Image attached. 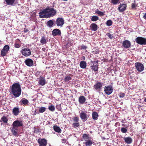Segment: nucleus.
I'll return each instance as SVG.
<instances>
[{
  "mask_svg": "<svg viewBox=\"0 0 146 146\" xmlns=\"http://www.w3.org/2000/svg\"><path fill=\"white\" fill-rule=\"evenodd\" d=\"M10 92L15 97L17 98L19 97L21 92V86L18 83L13 84L10 87Z\"/></svg>",
  "mask_w": 146,
  "mask_h": 146,
  "instance_id": "f257e3e1",
  "label": "nucleus"
},
{
  "mask_svg": "<svg viewBox=\"0 0 146 146\" xmlns=\"http://www.w3.org/2000/svg\"><path fill=\"white\" fill-rule=\"evenodd\" d=\"M23 125V122L21 120H17L13 122L12 125V128L11 129V132L13 135L15 136L18 135V127L22 126Z\"/></svg>",
  "mask_w": 146,
  "mask_h": 146,
  "instance_id": "f03ea898",
  "label": "nucleus"
},
{
  "mask_svg": "<svg viewBox=\"0 0 146 146\" xmlns=\"http://www.w3.org/2000/svg\"><path fill=\"white\" fill-rule=\"evenodd\" d=\"M137 43L140 45L146 44V38L141 37L138 36L135 39Z\"/></svg>",
  "mask_w": 146,
  "mask_h": 146,
  "instance_id": "7ed1b4c3",
  "label": "nucleus"
},
{
  "mask_svg": "<svg viewBox=\"0 0 146 146\" xmlns=\"http://www.w3.org/2000/svg\"><path fill=\"white\" fill-rule=\"evenodd\" d=\"M135 66L136 70L139 72L143 71L144 68V65L139 62H136L135 64Z\"/></svg>",
  "mask_w": 146,
  "mask_h": 146,
  "instance_id": "20e7f679",
  "label": "nucleus"
},
{
  "mask_svg": "<svg viewBox=\"0 0 146 146\" xmlns=\"http://www.w3.org/2000/svg\"><path fill=\"white\" fill-rule=\"evenodd\" d=\"M47 8L48 17H52L56 14V11L54 9L50 7Z\"/></svg>",
  "mask_w": 146,
  "mask_h": 146,
  "instance_id": "39448f33",
  "label": "nucleus"
},
{
  "mask_svg": "<svg viewBox=\"0 0 146 146\" xmlns=\"http://www.w3.org/2000/svg\"><path fill=\"white\" fill-rule=\"evenodd\" d=\"M40 17L41 18H47L48 17L47 8L41 11L39 13Z\"/></svg>",
  "mask_w": 146,
  "mask_h": 146,
  "instance_id": "423d86ee",
  "label": "nucleus"
},
{
  "mask_svg": "<svg viewBox=\"0 0 146 146\" xmlns=\"http://www.w3.org/2000/svg\"><path fill=\"white\" fill-rule=\"evenodd\" d=\"M113 91V88L111 85H109L107 86H106L104 88V91L105 93L108 95L111 94Z\"/></svg>",
  "mask_w": 146,
  "mask_h": 146,
  "instance_id": "0eeeda50",
  "label": "nucleus"
},
{
  "mask_svg": "<svg viewBox=\"0 0 146 146\" xmlns=\"http://www.w3.org/2000/svg\"><path fill=\"white\" fill-rule=\"evenodd\" d=\"M21 52L22 54L25 56H29L31 55V54L30 49L27 48L23 49Z\"/></svg>",
  "mask_w": 146,
  "mask_h": 146,
  "instance_id": "6e6552de",
  "label": "nucleus"
},
{
  "mask_svg": "<svg viewBox=\"0 0 146 146\" xmlns=\"http://www.w3.org/2000/svg\"><path fill=\"white\" fill-rule=\"evenodd\" d=\"M9 49V47L8 45L5 46L1 51V55L2 56H4L7 53Z\"/></svg>",
  "mask_w": 146,
  "mask_h": 146,
  "instance_id": "1a4fd4ad",
  "label": "nucleus"
},
{
  "mask_svg": "<svg viewBox=\"0 0 146 146\" xmlns=\"http://www.w3.org/2000/svg\"><path fill=\"white\" fill-rule=\"evenodd\" d=\"M80 117L81 119L84 121H85L87 120L89 117V115L87 114L85 112L81 111L80 113Z\"/></svg>",
  "mask_w": 146,
  "mask_h": 146,
  "instance_id": "9d476101",
  "label": "nucleus"
},
{
  "mask_svg": "<svg viewBox=\"0 0 146 146\" xmlns=\"http://www.w3.org/2000/svg\"><path fill=\"white\" fill-rule=\"evenodd\" d=\"M39 146H46L47 144V141L44 139H39L38 140Z\"/></svg>",
  "mask_w": 146,
  "mask_h": 146,
  "instance_id": "9b49d317",
  "label": "nucleus"
},
{
  "mask_svg": "<svg viewBox=\"0 0 146 146\" xmlns=\"http://www.w3.org/2000/svg\"><path fill=\"white\" fill-rule=\"evenodd\" d=\"M64 23V20L61 18H58L56 20V24L58 26L62 27Z\"/></svg>",
  "mask_w": 146,
  "mask_h": 146,
  "instance_id": "f8f14e48",
  "label": "nucleus"
},
{
  "mask_svg": "<svg viewBox=\"0 0 146 146\" xmlns=\"http://www.w3.org/2000/svg\"><path fill=\"white\" fill-rule=\"evenodd\" d=\"M122 45L125 48H127L130 47L131 43L129 41L125 40L123 41Z\"/></svg>",
  "mask_w": 146,
  "mask_h": 146,
  "instance_id": "ddd939ff",
  "label": "nucleus"
},
{
  "mask_svg": "<svg viewBox=\"0 0 146 146\" xmlns=\"http://www.w3.org/2000/svg\"><path fill=\"white\" fill-rule=\"evenodd\" d=\"M126 7L127 5L126 4L121 3L118 7V9L119 12H122L125 10Z\"/></svg>",
  "mask_w": 146,
  "mask_h": 146,
  "instance_id": "4468645a",
  "label": "nucleus"
},
{
  "mask_svg": "<svg viewBox=\"0 0 146 146\" xmlns=\"http://www.w3.org/2000/svg\"><path fill=\"white\" fill-rule=\"evenodd\" d=\"M38 79V83L40 85L43 86L46 84V81L44 77L40 76Z\"/></svg>",
  "mask_w": 146,
  "mask_h": 146,
  "instance_id": "2eb2a0df",
  "label": "nucleus"
},
{
  "mask_svg": "<svg viewBox=\"0 0 146 146\" xmlns=\"http://www.w3.org/2000/svg\"><path fill=\"white\" fill-rule=\"evenodd\" d=\"M52 34L53 36H60L61 35V32L59 29H56L53 30Z\"/></svg>",
  "mask_w": 146,
  "mask_h": 146,
  "instance_id": "dca6fc26",
  "label": "nucleus"
},
{
  "mask_svg": "<svg viewBox=\"0 0 146 146\" xmlns=\"http://www.w3.org/2000/svg\"><path fill=\"white\" fill-rule=\"evenodd\" d=\"M26 65L29 66H32L33 64V61L31 59H28L26 60L25 62Z\"/></svg>",
  "mask_w": 146,
  "mask_h": 146,
  "instance_id": "f3484780",
  "label": "nucleus"
},
{
  "mask_svg": "<svg viewBox=\"0 0 146 146\" xmlns=\"http://www.w3.org/2000/svg\"><path fill=\"white\" fill-rule=\"evenodd\" d=\"M123 139L125 142L127 144H130L132 142V139L130 137H124Z\"/></svg>",
  "mask_w": 146,
  "mask_h": 146,
  "instance_id": "a211bd4d",
  "label": "nucleus"
},
{
  "mask_svg": "<svg viewBox=\"0 0 146 146\" xmlns=\"http://www.w3.org/2000/svg\"><path fill=\"white\" fill-rule=\"evenodd\" d=\"M91 30L94 31H96L98 29V26L95 23L92 24L90 26Z\"/></svg>",
  "mask_w": 146,
  "mask_h": 146,
  "instance_id": "6ab92c4d",
  "label": "nucleus"
},
{
  "mask_svg": "<svg viewBox=\"0 0 146 146\" xmlns=\"http://www.w3.org/2000/svg\"><path fill=\"white\" fill-rule=\"evenodd\" d=\"M90 68L92 71L96 72L98 71V65L92 64L90 66Z\"/></svg>",
  "mask_w": 146,
  "mask_h": 146,
  "instance_id": "aec40b11",
  "label": "nucleus"
},
{
  "mask_svg": "<svg viewBox=\"0 0 146 146\" xmlns=\"http://www.w3.org/2000/svg\"><path fill=\"white\" fill-rule=\"evenodd\" d=\"M102 87V84L100 82H97L94 85V88L97 90L100 89Z\"/></svg>",
  "mask_w": 146,
  "mask_h": 146,
  "instance_id": "412c9836",
  "label": "nucleus"
},
{
  "mask_svg": "<svg viewBox=\"0 0 146 146\" xmlns=\"http://www.w3.org/2000/svg\"><path fill=\"white\" fill-rule=\"evenodd\" d=\"M86 100V98L84 96H80L79 98V102L81 104H84Z\"/></svg>",
  "mask_w": 146,
  "mask_h": 146,
  "instance_id": "4be33fe9",
  "label": "nucleus"
},
{
  "mask_svg": "<svg viewBox=\"0 0 146 146\" xmlns=\"http://www.w3.org/2000/svg\"><path fill=\"white\" fill-rule=\"evenodd\" d=\"M53 129L55 131L59 133H60L62 131V130L57 125H54L53 126Z\"/></svg>",
  "mask_w": 146,
  "mask_h": 146,
  "instance_id": "5701e85b",
  "label": "nucleus"
},
{
  "mask_svg": "<svg viewBox=\"0 0 146 146\" xmlns=\"http://www.w3.org/2000/svg\"><path fill=\"white\" fill-rule=\"evenodd\" d=\"M80 66L82 69L85 68L87 66L86 63L84 61H81L80 63Z\"/></svg>",
  "mask_w": 146,
  "mask_h": 146,
  "instance_id": "b1692460",
  "label": "nucleus"
},
{
  "mask_svg": "<svg viewBox=\"0 0 146 146\" xmlns=\"http://www.w3.org/2000/svg\"><path fill=\"white\" fill-rule=\"evenodd\" d=\"M21 103V104H23L25 105H28L29 103V101L27 99L23 98H22L20 101Z\"/></svg>",
  "mask_w": 146,
  "mask_h": 146,
  "instance_id": "393cba45",
  "label": "nucleus"
},
{
  "mask_svg": "<svg viewBox=\"0 0 146 146\" xmlns=\"http://www.w3.org/2000/svg\"><path fill=\"white\" fill-rule=\"evenodd\" d=\"M13 112L14 114L15 115H17L19 112V108H14L13 110Z\"/></svg>",
  "mask_w": 146,
  "mask_h": 146,
  "instance_id": "a878e982",
  "label": "nucleus"
},
{
  "mask_svg": "<svg viewBox=\"0 0 146 146\" xmlns=\"http://www.w3.org/2000/svg\"><path fill=\"white\" fill-rule=\"evenodd\" d=\"M54 24V21L52 20H50L48 21L47 22V26L49 27H52Z\"/></svg>",
  "mask_w": 146,
  "mask_h": 146,
  "instance_id": "bb28decb",
  "label": "nucleus"
},
{
  "mask_svg": "<svg viewBox=\"0 0 146 146\" xmlns=\"http://www.w3.org/2000/svg\"><path fill=\"white\" fill-rule=\"evenodd\" d=\"M98 114L97 112H93L92 113V117L94 120H97L98 119Z\"/></svg>",
  "mask_w": 146,
  "mask_h": 146,
  "instance_id": "cd10ccee",
  "label": "nucleus"
},
{
  "mask_svg": "<svg viewBox=\"0 0 146 146\" xmlns=\"http://www.w3.org/2000/svg\"><path fill=\"white\" fill-rule=\"evenodd\" d=\"M46 38L45 37L42 36L40 40V42L42 44H44L46 42Z\"/></svg>",
  "mask_w": 146,
  "mask_h": 146,
  "instance_id": "c85d7f7f",
  "label": "nucleus"
},
{
  "mask_svg": "<svg viewBox=\"0 0 146 146\" xmlns=\"http://www.w3.org/2000/svg\"><path fill=\"white\" fill-rule=\"evenodd\" d=\"M93 142L91 140H88L86 141L85 144L86 146H91L93 144Z\"/></svg>",
  "mask_w": 146,
  "mask_h": 146,
  "instance_id": "c756f323",
  "label": "nucleus"
},
{
  "mask_svg": "<svg viewBox=\"0 0 146 146\" xmlns=\"http://www.w3.org/2000/svg\"><path fill=\"white\" fill-rule=\"evenodd\" d=\"M15 0H5L7 4L8 5H12L15 2Z\"/></svg>",
  "mask_w": 146,
  "mask_h": 146,
  "instance_id": "7c9ffc66",
  "label": "nucleus"
},
{
  "mask_svg": "<svg viewBox=\"0 0 146 146\" xmlns=\"http://www.w3.org/2000/svg\"><path fill=\"white\" fill-rule=\"evenodd\" d=\"M70 75L68 76H66L64 78V81L66 82H67L69 81L70 80H72V78L70 76Z\"/></svg>",
  "mask_w": 146,
  "mask_h": 146,
  "instance_id": "2f4dec72",
  "label": "nucleus"
},
{
  "mask_svg": "<svg viewBox=\"0 0 146 146\" xmlns=\"http://www.w3.org/2000/svg\"><path fill=\"white\" fill-rule=\"evenodd\" d=\"M83 139L85 141H86L89 140V135H88L86 134H84L83 136Z\"/></svg>",
  "mask_w": 146,
  "mask_h": 146,
  "instance_id": "473e14b6",
  "label": "nucleus"
},
{
  "mask_svg": "<svg viewBox=\"0 0 146 146\" xmlns=\"http://www.w3.org/2000/svg\"><path fill=\"white\" fill-rule=\"evenodd\" d=\"M99 19V17L96 16H93L91 18V21H95Z\"/></svg>",
  "mask_w": 146,
  "mask_h": 146,
  "instance_id": "72a5a7b5",
  "label": "nucleus"
},
{
  "mask_svg": "<svg viewBox=\"0 0 146 146\" xmlns=\"http://www.w3.org/2000/svg\"><path fill=\"white\" fill-rule=\"evenodd\" d=\"M113 22L111 20H108L106 23V24L108 26H110L112 25Z\"/></svg>",
  "mask_w": 146,
  "mask_h": 146,
  "instance_id": "f704fd0d",
  "label": "nucleus"
},
{
  "mask_svg": "<svg viewBox=\"0 0 146 146\" xmlns=\"http://www.w3.org/2000/svg\"><path fill=\"white\" fill-rule=\"evenodd\" d=\"M48 108L49 110L52 111H54L55 109L54 106L52 105H51L50 106H49Z\"/></svg>",
  "mask_w": 146,
  "mask_h": 146,
  "instance_id": "c9c22d12",
  "label": "nucleus"
},
{
  "mask_svg": "<svg viewBox=\"0 0 146 146\" xmlns=\"http://www.w3.org/2000/svg\"><path fill=\"white\" fill-rule=\"evenodd\" d=\"M111 3L113 5H115L117 4L119 1V0H111Z\"/></svg>",
  "mask_w": 146,
  "mask_h": 146,
  "instance_id": "e433bc0d",
  "label": "nucleus"
},
{
  "mask_svg": "<svg viewBox=\"0 0 146 146\" xmlns=\"http://www.w3.org/2000/svg\"><path fill=\"white\" fill-rule=\"evenodd\" d=\"M46 110V108L44 107H41L39 109V111L41 113L44 112Z\"/></svg>",
  "mask_w": 146,
  "mask_h": 146,
  "instance_id": "4c0bfd02",
  "label": "nucleus"
},
{
  "mask_svg": "<svg viewBox=\"0 0 146 146\" xmlns=\"http://www.w3.org/2000/svg\"><path fill=\"white\" fill-rule=\"evenodd\" d=\"M1 120H2L5 123H7L8 121V120L6 117L5 116H3L1 119Z\"/></svg>",
  "mask_w": 146,
  "mask_h": 146,
  "instance_id": "58836bf2",
  "label": "nucleus"
},
{
  "mask_svg": "<svg viewBox=\"0 0 146 146\" xmlns=\"http://www.w3.org/2000/svg\"><path fill=\"white\" fill-rule=\"evenodd\" d=\"M95 12L100 16H103L104 15L103 12H101L98 10L96 11Z\"/></svg>",
  "mask_w": 146,
  "mask_h": 146,
  "instance_id": "ea45409f",
  "label": "nucleus"
},
{
  "mask_svg": "<svg viewBox=\"0 0 146 146\" xmlns=\"http://www.w3.org/2000/svg\"><path fill=\"white\" fill-rule=\"evenodd\" d=\"M121 131L122 133H125L127 132V130L126 128L123 127L121 128Z\"/></svg>",
  "mask_w": 146,
  "mask_h": 146,
  "instance_id": "a19ab883",
  "label": "nucleus"
},
{
  "mask_svg": "<svg viewBox=\"0 0 146 146\" xmlns=\"http://www.w3.org/2000/svg\"><path fill=\"white\" fill-rule=\"evenodd\" d=\"M119 97L121 98H122L124 97L125 96V94L123 93H120L119 94Z\"/></svg>",
  "mask_w": 146,
  "mask_h": 146,
  "instance_id": "79ce46f5",
  "label": "nucleus"
},
{
  "mask_svg": "<svg viewBox=\"0 0 146 146\" xmlns=\"http://www.w3.org/2000/svg\"><path fill=\"white\" fill-rule=\"evenodd\" d=\"M107 35L111 39H112L113 37V35L112 34H110V33H107Z\"/></svg>",
  "mask_w": 146,
  "mask_h": 146,
  "instance_id": "37998d69",
  "label": "nucleus"
},
{
  "mask_svg": "<svg viewBox=\"0 0 146 146\" xmlns=\"http://www.w3.org/2000/svg\"><path fill=\"white\" fill-rule=\"evenodd\" d=\"M20 46L21 45L19 44L16 43L15 44V46L16 48H19L20 47Z\"/></svg>",
  "mask_w": 146,
  "mask_h": 146,
  "instance_id": "c03bdc74",
  "label": "nucleus"
},
{
  "mask_svg": "<svg viewBox=\"0 0 146 146\" xmlns=\"http://www.w3.org/2000/svg\"><path fill=\"white\" fill-rule=\"evenodd\" d=\"M91 62L93 64L98 65V60H97L94 61H91Z\"/></svg>",
  "mask_w": 146,
  "mask_h": 146,
  "instance_id": "a18cd8bd",
  "label": "nucleus"
},
{
  "mask_svg": "<svg viewBox=\"0 0 146 146\" xmlns=\"http://www.w3.org/2000/svg\"><path fill=\"white\" fill-rule=\"evenodd\" d=\"M81 49L83 50H86L87 48V47L86 46L83 45H81Z\"/></svg>",
  "mask_w": 146,
  "mask_h": 146,
  "instance_id": "49530a36",
  "label": "nucleus"
},
{
  "mask_svg": "<svg viewBox=\"0 0 146 146\" xmlns=\"http://www.w3.org/2000/svg\"><path fill=\"white\" fill-rule=\"evenodd\" d=\"M74 120L76 122H78V121L79 120L78 117H75L74 118Z\"/></svg>",
  "mask_w": 146,
  "mask_h": 146,
  "instance_id": "de8ad7c7",
  "label": "nucleus"
},
{
  "mask_svg": "<svg viewBox=\"0 0 146 146\" xmlns=\"http://www.w3.org/2000/svg\"><path fill=\"white\" fill-rule=\"evenodd\" d=\"M73 125L75 127H77L79 126V124L78 123H74L73 124Z\"/></svg>",
  "mask_w": 146,
  "mask_h": 146,
  "instance_id": "09e8293b",
  "label": "nucleus"
},
{
  "mask_svg": "<svg viewBox=\"0 0 146 146\" xmlns=\"http://www.w3.org/2000/svg\"><path fill=\"white\" fill-rule=\"evenodd\" d=\"M136 5H135L134 3H133L132 4L131 7L133 9H135L136 7Z\"/></svg>",
  "mask_w": 146,
  "mask_h": 146,
  "instance_id": "8fccbe9b",
  "label": "nucleus"
},
{
  "mask_svg": "<svg viewBox=\"0 0 146 146\" xmlns=\"http://www.w3.org/2000/svg\"><path fill=\"white\" fill-rule=\"evenodd\" d=\"M85 57L84 56H83L81 58V60H85Z\"/></svg>",
  "mask_w": 146,
  "mask_h": 146,
  "instance_id": "3c124183",
  "label": "nucleus"
},
{
  "mask_svg": "<svg viewBox=\"0 0 146 146\" xmlns=\"http://www.w3.org/2000/svg\"><path fill=\"white\" fill-rule=\"evenodd\" d=\"M143 17L145 19H146V13H145V15L143 16Z\"/></svg>",
  "mask_w": 146,
  "mask_h": 146,
  "instance_id": "603ef678",
  "label": "nucleus"
},
{
  "mask_svg": "<svg viewBox=\"0 0 146 146\" xmlns=\"http://www.w3.org/2000/svg\"><path fill=\"white\" fill-rule=\"evenodd\" d=\"M144 102H146V97L145 98V99L144 100Z\"/></svg>",
  "mask_w": 146,
  "mask_h": 146,
  "instance_id": "864d4df0",
  "label": "nucleus"
},
{
  "mask_svg": "<svg viewBox=\"0 0 146 146\" xmlns=\"http://www.w3.org/2000/svg\"><path fill=\"white\" fill-rule=\"evenodd\" d=\"M24 31L25 32H26L27 31V30H26L25 31Z\"/></svg>",
  "mask_w": 146,
  "mask_h": 146,
  "instance_id": "5fc2aeb1",
  "label": "nucleus"
},
{
  "mask_svg": "<svg viewBox=\"0 0 146 146\" xmlns=\"http://www.w3.org/2000/svg\"><path fill=\"white\" fill-rule=\"evenodd\" d=\"M63 1H68V0H62Z\"/></svg>",
  "mask_w": 146,
  "mask_h": 146,
  "instance_id": "6e6d98bb",
  "label": "nucleus"
},
{
  "mask_svg": "<svg viewBox=\"0 0 146 146\" xmlns=\"http://www.w3.org/2000/svg\"><path fill=\"white\" fill-rule=\"evenodd\" d=\"M145 9H146V7H145Z\"/></svg>",
  "mask_w": 146,
  "mask_h": 146,
  "instance_id": "4d7b16f0",
  "label": "nucleus"
}]
</instances>
